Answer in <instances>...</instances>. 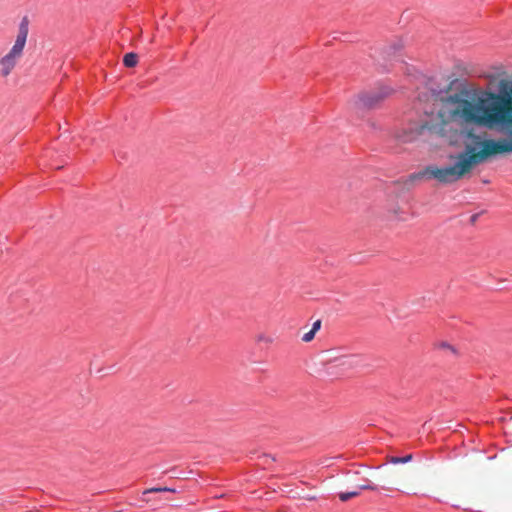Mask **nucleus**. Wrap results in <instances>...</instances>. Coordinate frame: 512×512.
<instances>
[{"instance_id": "1", "label": "nucleus", "mask_w": 512, "mask_h": 512, "mask_svg": "<svg viewBox=\"0 0 512 512\" xmlns=\"http://www.w3.org/2000/svg\"><path fill=\"white\" fill-rule=\"evenodd\" d=\"M430 97L439 133L462 152L453 165L428 166L425 176L452 183L491 157L512 154V76L500 81L497 92L464 87L452 94L432 90Z\"/></svg>"}, {"instance_id": "2", "label": "nucleus", "mask_w": 512, "mask_h": 512, "mask_svg": "<svg viewBox=\"0 0 512 512\" xmlns=\"http://www.w3.org/2000/svg\"><path fill=\"white\" fill-rule=\"evenodd\" d=\"M28 26L29 22L25 17L19 24L18 34L13 46L3 57L0 58V76H9L22 57L29 31Z\"/></svg>"}, {"instance_id": "3", "label": "nucleus", "mask_w": 512, "mask_h": 512, "mask_svg": "<svg viewBox=\"0 0 512 512\" xmlns=\"http://www.w3.org/2000/svg\"><path fill=\"white\" fill-rule=\"evenodd\" d=\"M322 322H306L304 325L299 327L296 332V336L301 339L304 343L311 342L317 332L320 331Z\"/></svg>"}, {"instance_id": "4", "label": "nucleus", "mask_w": 512, "mask_h": 512, "mask_svg": "<svg viewBox=\"0 0 512 512\" xmlns=\"http://www.w3.org/2000/svg\"><path fill=\"white\" fill-rule=\"evenodd\" d=\"M427 123H421V124H414L411 127H409V131H405L402 135H400V138L403 141H412L414 140L418 135L422 134L426 129H429Z\"/></svg>"}, {"instance_id": "5", "label": "nucleus", "mask_w": 512, "mask_h": 512, "mask_svg": "<svg viewBox=\"0 0 512 512\" xmlns=\"http://www.w3.org/2000/svg\"><path fill=\"white\" fill-rule=\"evenodd\" d=\"M138 62V56L135 53H127L123 58V63L126 67H134Z\"/></svg>"}, {"instance_id": "6", "label": "nucleus", "mask_w": 512, "mask_h": 512, "mask_svg": "<svg viewBox=\"0 0 512 512\" xmlns=\"http://www.w3.org/2000/svg\"><path fill=\"white\" fill-rule=\"evenodd\" d=\"M335 360L339 362V365L352 366L355 363V356H353V355H343L340 358H335Z\"/></svg>"}, {"instance_id": "7", "label": "nucleus", "mask_w": 512, "mask_h": 512, "mask_svg": "<svg viewBox=\"0 0 512 512\" xmlns=\"http://www.w3.org/2000/svg\"><path fill=\"white\" fill-rule=\"evenodd\" d=\"M358 495H359V491L342 492L339 494V499L342 502H346L353 497H357Z\"/></svg>"}, {"instance_id": "8", "label": "nucleus", "mask_w": 512, "mask_h": 512, "mask_svg": "<svg viewBox=\"0 0 512 512\" xmlns=\"http://www.w3.org/2000/svg\"><path fill=\"white\" fill-rule=\"evenodd\" d=\"M411 459H412V455L411 454L406 455L404 457L393 456V457L390 458V462L393 463V464H400V463H407Z\"/></svg>"}, {"instance_id": "9", "label": "nucleus", "mask_w": 512, "mask_h": 512, "mask_svg": "<svg viewBox=\"0 0 512 512\" xmlns=\"http://www.w3.org/2000/svg\"><path fill=\"white\" fill-rule=\"evenodd\" d=\"M162 491H168V492H173V493L176 492V490L173 488L164 487V488H151V489L146 490L145 493L162 492Z\"/></svg>"}, {"instance_id": "10", "label": "nucleus", "mask_w": 512, "mask_h": 512, "mask_svg": "<svg viewBox=\"0 0 512 512\" xmlns=\"http://www.w3.org/2000/svg\"><path fill=\"white\" fill-rule=\"evenodd\" d=\"M360 489H363V490H376L377 489V486L375 485H372V484H369V483H365V484H361L359 486Z\"/></svg>"}, {"instance_id": "11", "label": "nucleus", "mask_w": 512, "mask_h": 512, "mask_svg": "<svg viewBox=\"0 0 512 512\" xmlns=\"http://www.w3.org/2000/svg\"><path fill=\"white\" fill-rule=\"evenodd\" d=\"M369 101L366 97H360L355 105H369Z\"/></svg>"}, {"instance_id": "12", "label": "nucleus", "mask_w": 512, "mask_h": 512, "mask_svg": "<svg viewBox=\"0 0 512 512\" xmlns=\"http://www.w3.org/2000/svg\"><path fill=\"white\" fill-rule=\"evenodd\" d=\"M442 348H447V349H450L452 352H455V350L447 343H441L440 345Z\"/></svg>"}, {"instance_id": "13", "label": "nucleus", "mask_w": 512, "mask_h": 512, "mask_svg": "<svg viewBox=\"0 0 512 512\" xmlns=\"http://www.w3.org/2000/svg\"><path fill=\"white\" fill-rule=\"evenodd\" d=\"M265 340H266L267 342H272V340H273V339H272L271 337H269V338H267V339H265Z\"/></svg>"}]
</instances>
